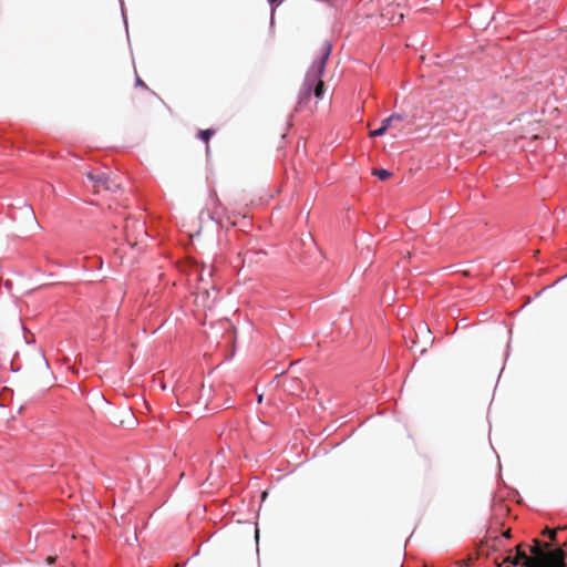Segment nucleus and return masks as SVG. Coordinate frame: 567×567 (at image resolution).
Returning a JSON list of instances; mask_svg holds the SVG:
<instances>
[{
	"label": "nucleus",
	"instance_id": "obj_6",
	"mask_svg": "<svg viewBox=\"0 0 567 567\" xmlns=\"http://www.w3.org/2000/svg\"><path fill=\"white\" fill-rule=\"evenodd\" d=\"M381 17L388 19V21L392 24H399L403 19V13L402 12L394 13L393 10L388 8V9H383Z\"/></svg>",
	"mask_w": 567,
	"mask_h": 567
},
{
	"label": "nucleus",
	"instance_id": "obj_18",
	"mask_svg": "<svg viewBox=\"0 0 567 567\" xmlns=\"http://www.w3.org/2000/svg\"><path fill=\"white\" fill-rule=\"evenodd\" d=\"M564 567H567L565 561H564Z\"/></svg>",
	"mask_w": 567,
	"mask_h": 567
},
{
	"label": "nucleus",
	"instance_id": "obj_13",
	"mask_svg": "<svg viewBox=\"0 0 567 567\" xmlns=\"http://www.w3.org/2000/svg\"><path fill=\"white\" fill-rule=\"evenodd\" d=\"M544 535H548L551 540H555L557 530L546 527L543 532Z\"/></svg>",
	"mask_w": 567,
	"mask_h": 567
},
{
	"label": "nucleus",
	"instance_id": "obj_10",
	"mask_svg": "<svg viewBox=\"0 0 567 567\" xmlns=\"http://www.w3.org/2000/svg\"><path fill=\"white\" fill-rule=\"evenodd\" d=\"M374 176H378L381 181H385L392 176V173L388 169L374 168L372 171Z\"/></svg>",
	"mask_w": 567,
	"mask_h": 567
},
{
	"label": "nucleus",
	"instance_id": "obj_3",
	"mask_svg": "<svg viewBox=\"0 0 567 567\" xmlns=\"http://www.w3.org/2000/svg\"><path fill=\"white\" fill-rule=\"evenodd\" d=\"M86 176L92 183V188L94 193H100L102 190L116 192L117 189H120V184L115 179H113L111 174L109 173L89 172Z\"/></svg>",
	"mask_w": 567,
	"mask_h": 567
},
{
	"label": "nucleus",
	"instance_id": "obj_4",
	"mask_svg": "<svg viewBox=\"0 0 567 567\" xmlns=\"http://www.w3.org/2000/svg\"><path fill=\"white\" fill-rule=\"evenodd\" d=\"M205 270H206V268L203 267V269L200 271V275H199L200 286L197 288L198 289V293H197V297H196V301H200L204 307L210 308V307L214 306V303L216 301L218 291L214 287H212V290L208 289L206 287V285L204 284L203 275H204ZM207 275L208 276L212 275V269L210 268L207 269Z\"/></svg>",
	"mask_w": 567,
	"mask_h": 567
},
{
	"label": "nucleus",
	"instance_id": "obj_7",
	"mask_svg": "<svg viewBox=\"0 0 567 567\" xmlns=\"http://www.w3.org/2000/svg\"><path fill=\"white\" fill-rule=\"evenodd\" d=\"M403 118H404V116H403V115H401V114H392L391 116H389V117H386V118H384V120L382 121V125H383L386 130H389V128H391V127H396V124H398L399 122H402V121H403Z\"/></svg>",
	"mask_w": 567,
	"mask_h": 567
},
{
	"label": "nucleus",
	"instance_id": "obj_15",
	"mask_svg": "<svg viewBox=\"0 0 567 567\" xmlns=\"http://www.w3.org/2000/svg\"><path fill=\"white\" fill-rule=\"evenodd\" d=\"M503 535H504V537L509 538L511 537V529H507Z\"/></svg>",
	"mask_w": 567,
	"mask_h": 567
},
{
	"label": "nucleus",
	"instance_id": "obj_2",
	"mask_svg": "<svg viewBox=\"0 0 567 567\" xmlns=\"http://www.w3.org/2000/svg\"><path fill=\"white\" fill-rule=\"evenodd\" d=\"M330 53L331 44L329 42H324L321 48L319 58L312 63L310 70L307 73L305 82V94L307 96H309L312 90L316 97L320 99L322 96L324 83L321 80V76L323 74Z\"/></svg>",
	"mask_w": 567,
	"mask_h": 567
},
{
	"label": "nucleus",
	"instance_id": "obj_5",
	"mask_svg": "<svg viewBox=\"0 0 567 567\" xmlns=\"http://www.w3.org/2000/svg\"><path fill=\"white\" fill-rule=\"evenodd\" d=\"M526 558H529V556L526 554L525 549L523 548V544H519L516 546V555L514 557L508 556L504 559V563L512 564L514 566H517L519 564L523 565V567H526Z\"/></svg>",
	"mask_w": 567,
	"mask_h": 567
},
{
	"label": "nucleus",
	"instance_id": "obj_1",
	"mask_svg": "<svg viewBox=\"0 0 567 567\" xmlns=\"http://www.w3.org/2000/svg\"><path fill=\"white\" fill-rule=\"evenodd\" d=\"M532 556L526 558V567H564L566 551L563 548L550 549V544L533 540Z\"/></svg>",
	"mask_w": 567,
	"mask_h": 567
},
{
	"label": "nucleus",
	"instance_id": "obj_16",
	"mask_svg": "<svg viewBox=\"0 0 567 567\" xmlns=\"http://www.w3.org/2000/svg\"><path fill=\"white\" fill-rule=\"evenodd\" d=\"M257 401L260 403L262 401V394H259Z\"/></svg>",
	"mask_w": 567,
	"mask_h": 567
},
{
	"label": "nucleus",
	"instance_id": "obj_14",
	"mask_svg": "<svg viewBox=\"0 0 567 567\" xmlns=\"http://www.w3.org/2000/svg\"><path fill=\"white\" fill-rule=\"evenodd\" d=\"M47 561H48V564H53L55 561V557L54 556H49L47 558Z\"/></svg>",
	"mask_w": 567,
	"mask_h": 567
},
{
	"label": "nucleus",
	"instance_id": "obj_17",
	"mask_svg": "<svg viewBox=\"0 0 567 567\" xmlns=\"http://www.w3.org/2000/svg\"><path fill=\"white\" fill-rule=\"evenodd\" d=\"M275 2H276V3H279V2H280V0H271V3H275Z\"/></svg>",
	"mask_w": 567,
	"mask_h": 567
},
{
	"label": "nucleus",
	"instance_id": "obj_8",
	"mask_svg": "<svg viewBox=\"0 0 567 567\" xmlns=\"http://www.w3.org/2000/svg\"><path fill=\"white\" fill-rule=\"evenodd\" d=\"M288 391L291 394H299V393L303 392L302 382L298 378H292L290 380V384L288 386Z\"/></svg>",
	"mask_w": 567,
	"mask_h": 567
},
{
	"label": "nucleus",
	"instance_id": "obj_11",
	"mask_svg": "<svg viewBox=\"0 0 567 567\" xmlns=\"http://www.w3.org/2000/svg\"><path fill=\"white\" fill-rule=\"evenodd\" d=\"M215 134L214 130H202L198 132V137L203 140L207 145L209 142V138Z\"/></svg>",
	"mask_w": 567,
	"mask_h": 567
},
{
	"label": "nucleus",
	"instance_id": "obj_9",
	"mask_svg": "<svg viewBox=\"0 0 567 567\" xmlns=\"http://www.w3.org/2000/svg\"><path fill=\"white\" fill-rule=\"evenodd\" d=\"M130 228L136 229V230H138L140 234L146 236V230L144 229V225L143 224L137 223V221H133L132 224H130L128 221H126L125 231H126V236H127V240L128 241H130V234H128Z\"/></svg>",
	"mask_w": 567,
	"mask_h": 567
},
{
	"label": "nucleus",
	"instance_id": "obj_12",
	"mask_svg": "<svg viewBox=\"0 0 567 567\" xmlns=\"http://www.w3.org/2000/svg\"><path fill=\"white\" fill-rule=\"evenodd\" d=\"M388 130L381 125L379 128L374 130V131H371L370 132V137H377V136H382L383 134H385Z\"/></svg>",
	"mask_w": 567,
	"mask_h": 567
}]
</instances>
